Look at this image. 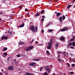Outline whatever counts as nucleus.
<instances>
[{"label": "nucleus", "mask_w": 75, "mask_h": 75, "mask_svg": "<svg viewBox=\"0 0 75 75\" xmlns=\"http://www.w3.org/2000/svg\"><path fill=\"white\" fill-rule=\"evenodd\" d=\"M58 61L60 62H61V60H60V59H59L58 60Z\"/></svg>", "instance_id": "nucleus-35"}, {"label": "nucleus", "mask_w": 75, "mask_h": 75, "mask_svg": "<svg viewBox=\"0 0 75 75\" xmlns=\"http://www.w3.org/2000/svg\"><path fill=\"white\" fill-rule=\"evenodd\" d=\"M24 44V42H21L19 43V45H21L23 44Z\"/></svg>", "instance_id": "nucleus-16"}, {"label": "nucleus", "mask_w": 75, "mask_h": 75, "mask_svg": "<svg viewBox=\"0 0 75 75\" xmlns=\"http://www.w3.org/2000/svg\"><path fill=\"white\" fill-rule=\"evenodd\" d=\"M55 47H56V48H58V43H57L56 44Z\"/></svg>", "instance_id": "nucleus-22"}, {"label": "nucleus", "mask_w": 75, "mask_h": 75, "mask_svg": "<svg viewBox=\"0 0 75 75\" xmlns=\"http://www.w3.org/2000/svg\"><path fill=\"white\" fill-rule=\"evenodd\" d=\"M40 71H42V70L41 69H40Z\"/></svg>", "instance_id": "nucleus-56"}, {"label": "nucleus", "mask_w": 75, "mask_h": 75, "mask_svg": "<svg viewBox=\"0 0 75 75\" xmlns=\"http://www.w3.org/2000/svg\"><path fill=\"white\" fill-rule=\"evenodd\" d=\"M67 65H68V67H70V64H69V63H68Z\"/></svg>", "instance_id": "nucleus-36"}, {"label": "nucleus", "mask_w": 75, "mask_h": 75, "mask_svg": "<svg viewBox=\"0 0 75 75\" xmlns=\"http://www.w3.org/2000/svg\"><path fill=\"white\" fill-rule=\"evenodd\" d=\"M5 75H7V74H5Z\"/></svg>", "instance_id": "nucleus-59"}, {"label": "nucleus", "mask_w": 75, "mask_h": 75, "mask_svg": "<svg viewBox=\"0 0 75 75\" xmlns=\"http://www.w3.org/2000/svg\"><path fill=\"white\" fill-rule=\"evenodd\" d=\"M3 50L5 51H6L7 50V48H6V47H4L3 48Z\"/></svg>", "instance_id": "nucleus-21"}, {"label": "nucleus", "mask_w": 75, "mask_h": 75, "mask_svg": "<svg viewBox=\"0 0 75 75\" xmlns=\"http://www.w3.org/2000/svg\"><path fill=\"white\" fill-rule=\"evenodd\" d=\"M38 43H39V42L38 41H36L35 42V44H38Z\"/></svg>", "instance_id": "nucleus-38"}, {"label": "nucleus", "mask_w": 75, "mask_h": 75, "mask_svg": "<svg viewBox=\"0 0 75 75\" xmlns=\"http://www.w3.org/2000/svg\"><path fill=\"white\" fill-rule=\"evenodd\" d=\"M66 54H67V55H68V52H67L66 53Z\"/></svg>", "instance_id": "nucleus-49"}, {"label": "nucleus", "mask_w": 75, "mask_h": 75, "mask_svg": "<svg viewBox=\"0 0 75 75\" xmlns=\"http://www.w3.org/2000/svg\"><path fill=\"white\" fill-rule=\"evenodd\" d=\"M68 30V28L67 27H64L63 29H61L60 31H67Z\"/></svg>", "instance_id": "nucleus-5"}, {"label": "nucleus", "mask_w": 75, "mask_h": 75, "mask_svg": "<svg viewBox=\"0 0 75 75\" xmlns=\"http://www.w3.org/2000/svg\"><path fill=\"white\" fill-rule=\"evenodd\" d=\"M64 57H65V56H66V54H64Z\"/></svg>", "instance_id": "nucleus-50"}, {"label": "nucleus", "mask_w": 75, "mask_h": 75, "mask_svg": "<svg viewBox=\"0 0 75 75\" xmlns=\"http://www.w3.org/2000/svg\"><path fill=\"white\" fill-rule=\"evenodd\" d=\"M62 54H65V52H62Z\"/></svg>", "instance_id": "nucleus-42"}, {"label": "nucleus", "mask_w": 75, "mask_h": 75, "mask_svg": "<svg viewBox=\"0 0 75 75\" xmlns=\"http://www.w3.org/2000/svg\"><path fill=\"white\" fill-rule=\"evenodd\" d=\"M1 14H3V13L2 12L0 13V15Z\"/></svg>", "instance_id": "nucleus-40"}, {"label": "nucleus", "mask_w": 75, "mask_h": 75, "mask_svg": "<svg viewBox=\"0 0 75 75\" xmlns=\"http://www.w3.org/2000/svg\"><path fill=\"white\" fill-rule=\"evenodd\" d=\"M33 61H38L40 60L39 59H33Z\"/></svg>", "instance_id": "nucleus-18"}, {"label": "nucleus", "mask_w": 75, "mask_h": 75, "mask_svg": "<svg viewBox=\"0 0 75 75\" xmlns=\"http://www.w3.org/2000/svg\"><path fill=\"white\" fill-rule=\"evenodd\" d=\"M41 69H43V67H41Z\"/></svg>", "instance_id": "nucleus-57"}, {"label": "nucleus", "mask_w": 75, "mask_h": 75, "mask_svg": "<svg viewBox=\"0 0 75 75\" xmlns=\"http://www.w3.org/2000/svg\"><path fill=\"white\" fill-rule=\"evenodd\" d=\"M70 74H74V72H71L70 73Z\"/></svg>", "instance_id": "nucleus-39"}, {"label": "nucleus", "mask_w": 75, "mask_h": 75, "mask_svg": "<svg viewBox=\"0 0 75 75\" xmlns=\"http://www.w3.org/2000/svg\"><path fill=\"white\" fill-rule=\"evenodd\" d=\"M52 39H51L50 40V42L48 43L49 46L47 47V49H50V47L52 48Z\"/></svg>", "instance_id": "nucleus-2"}, {"label": "nucleus", "mask_w": 75, "mask_h": 75, "mask_svg": "<svg viewBox=\"0 0 75 75\" xmlns=\"http://www.w3.org/2000/svg\"><path fill=\"white\" fill-rule=\"evenodd\" d=\"M64 75H65V74H64Z\"/></svg>", "instance_id": "nucleus-62"}, {"label": "nucleus", "mask_w": 75, "mask_h": 75, "mask_svg": "<svg viewBox=\"0 0 75 75\" xmlns=\"http://www.w3.org/2000/svg\"><path fill=\"white\" fill-rule=\"evenodd\" d=\"M48 31L49 33H51L52 31V29H49L48 30Z\"/></svg>", "instance_id": "nucleus-20"}, {"label": "nucleus", "mask_w": 75, "mask_h": 75, "mask_svg": "<svg viewBox=\"0 0 75 75\" xmlns=\"http://www.w3.org/2000/svg\"><path fill=\"white\" fill-rule=\"evenodd\" d=\"M34 48V47L33 46H31L29 47H28L27 48L26 50V51H28V50H31L32 48Z\"/></svg>", "instance_id": "nucleus-7"}, {"label": "nucleus", "mask_w": 75, "mask_h": 75, "mask_svg": "<svg viewBox=\"0 0 75 75\" xmlns=\"http://www.w3.org/2000/svg\"><path fill=\"white\" fill-rule=\"evenodd\" d=\"M4 55H5L6 56L7 55V53L5 52L4 53Z\"/></svg>", "instance_id": "nucleus-29"}, {"label": "nucleus", "mask_w": 75, "mask_h": 75, "mask_svg": "<svg viewBox=\"0 0 75 75\" xmlns=\"http://www.w3.org/2000/svg\"><path fill=\"white\" fill-rule=\"evenodd\" d=\"M10 57H9L7 58L6 60L8 62V61H9V60H10Z\"/></svg>", "instance_id": "nucleus-26"}, {"label": "nucleus", "mask_w": 75, "mask_h": 75, "mask_svg": "<svg viewBox=\"0 0 75 75\" xmlns=\"http://www.w3.org/2000/svg\"><path fill=\"white\" fill-rule=\"evenodd\" d=\"M70 48H71V49H74V47L73 46H71Z\"/></svg>", "instance_id": "nucleus-34"}, {"label": "nucleus", "mask_w": 75, "mask_h": 75, "mask_svg": "<svg viewBox=\"0 0 75 75\" xmlns=\"http://www.w3.org/2000/svg\"><path fill=\"white\" fill-rule=\"evenodd\" d=\"M75 36H73V38H74H74H75Z\"/></svg>", "instance_id": "nucleus-48"}, {"label": "nucleus", "mask_w": 75, "mask_h": 75, "mask_svg": "<svg viewBox=\"0 0 75 75\" xmlns=\"http://www.w3.org/2000/svg\"><path fill=\"white\" fill-rule=\"evenodd\" d=\"M62 20H65V16L64 15H63L62 16Z\"/></svg>", "instance_id": "nucleus-19"}, {"label": "nucleus", "mask_w": 75, "mask_h": 75, "mask_svg": "<svg viewBox=\"0 0 75 75\" xmlns=\"http://www.w3.org/2000/svg\"><path fill=\"white\" fill-rule=\"evenodd\" d=\"M44 12V10H43L41 11V14H43Z\"/></svg>", "instance_id": "nucleus-28"}, {"label": "nucleus", "mask_w": 75, "mask_h": 75, "mask_svg": "<svg viewBox=\"0 0 75 75\" xmlns=\"http://www.w3.org/2000/svg\"><path fill=\"white\" fill-rule=\"evenodd\" d=\"M47 53L48 55H50V52H49V51H47Z\"/></svg>", "instance_id": "nucleus-25"}, {"label": "nucleus", "mask_w": 75, "mask_h": 75, "mask_svg": "<svg viewBox=\"0 0 75 75\" xmlns=\"http://www.w3.org/2000/svg\"><path fill=\"white\" fill-rule=\"evenodd\" d=\"M59 21H60V22H62V17H59Z\"/></svg>", "instance_id": "nucleus-15"}, {"label": "nucleus", "mask_w": 75, "mask_h": 75, "mask_svg": "<svg viewBox=\"0 0 75 75\" xmlns=\"http://www.w3.org/2000/svg\"><path fill=\"white\" fill-rule=\"evenodd\" d=\"M71 66L72 67H75V64H72Z\"/></svg>", "instance_id": "nucleus-30"}, {"label": "nucleus", "mask_w": 75, "mask_h": 75, "mask_svg": "<svg viewBox=\"0 0 75 75\" xmlns=\"http://www.w3.org/2000/svg\"><path fill=\"white\" fill-rule=\"evenodd\" d=\"M74 2H75V0H74L72 2L73 3H74Z\"/></svg>", "instance_id": "nucleus-55"}, {"label": "nucleus", "mask_w": 75, "mask_h": 75, "mask_svg": "<svg viewBox=\"0 0 75 75\" xmlns=\"http://www.w3.org/2000/svg\"><path fill=\"white\" fill-rule=\"evenodd\" d=\"M44 18H42L41 19V21H44Z\"/></svg>", "instance_id": "nucleus-37"}, {"label": "nucleus", "mask_w": 75, "mask_h": 75, "mask_svg": "<svg viewBox=\"0 0 75 75\" xmlns=\"http://www.w3.org/2000/svg\"><path fill=\"white\" fill-rule=\"evenodd\" d=\"M29 14L28 13H27V15H28Z\"/></svg>", "instance_id": "nucleus-60"}, {"label": "nucleus", "mask_w": 75, "mask_h": 75, "mask_svg": "<svg viewBox=\"0 0 75 75\" xmlns=\"http://www.w3.org/2000/svg\"><path fill=\"white\" fill-rule=\"evenodd\" d=\"M25 11H28V9H25Z\"/></svg>", "instance_id": "nucleus-47"}, {"label": "nucleus", "mask_w": 75, "mask_h": 75, "mask_svg": "<svg viewBox=\"0 0 75 75\" xmlns=\"http://www.w3.org/2000/svg\"><path fill=\"white\" fill-rule=\"evenodd\" d=\"M71 5H69L68 6L67 8H70V7H71Z\"/></svg>", "instance_id": "nucleus-27"}, {"label": "nucleus", "mask_w": 75, "mask_h": 75, "mask_svg": "<svg viewBox=\"0 0 75 75\" xmlns=\"http://www.w3.org/2000/svg\"><path fill=\"white\" fill-rule=\"evenodd\" d=\"M42 33H44V30H42Z\"/></svg>", "instance_id": "nucleus-45"}, {"label": "nucleus", "mask_w": 75, "mask_h": 75, "mask_svg": "<svg viewBox=\"0 0 75 75\" xmlns=\"http://www.w3.org/2000/svg\"><path fill=\"white\" fill-rule=\"evenodd\" d=\"M56 15V17H59V16L61 14V13H60L59 12H56L55 13Z\"/></svg>", "instance_id": "nucleus-9"}, {"label": "nucleus", "mask_w": 75, "mask_h": 75, "mask_svg": "<svg viewBox=\"0 0 75 75\" xmlns=\"http://www.w3.org/2000/svg\"><path fill=\"white\" fill-rule=\"evenodd\" d=\"M72 45L73 46H74V47L75 46V42H73V45Z\"/></svg>", "instance_id": "nucleus-24"}, {"label": "nucleus", "mask_w": 75, "mask_h": 75, "mask_svg": "<svg viewBox=\"0 0 75 75\" xmlns=\"http://www.w3.org/2000/svg\"><path fill=\"white\" fill-rule=\"evenodd\" d=\"M62 62H64V61L63 60Z\"/></svg>", "instance_id": "nucleus-61"}, {"label": "nucleus", "mask_w": 75, "mask_h": 75, "mask_svg": "<svg viewBox=\"0 0 75 75\" xmlns=\"http://www.w3.org/2000/svg\"><path fill=\"white\" fill-rule=\"evenodd\" d=\"M51 24V23L50 22H49V25Z\"/></svg>", "instance_id": "nucleus-51"}, {"label": "nucleus", "mask_w": 75, "mask_h": 75, "mask_svg": "<svg viewBox=\"0 0 75 75\" xmlns=\"http://www.w3.org/2000/svg\"><path fill=\"white\" fill-rule=\"evenodd\" d=\"M42 17L43 18H44L45 17V16H42Z\"/></svg>", "instance_id": "nucleus-54"}, {"label": "nucleus", "mask_w": 75, "mask_h": 75, "mask_svg": "<svg viewBox=\"0 0 75 75\" xmlns=\"http://www.w3.org/2000/svg\"><path fill=\"white\" fill-rule=\"evenodd\" d=\"M34 39L32 40V42H33V41H34Z\"/></svg>", "instance_id": "nucleus-52"}, {"label": "nucleus", "mask_w": 75, "mask_h": 75, "mask_svg": "<svg viewBox=\"0 0 75 75\" xmlns=\"http://www.w3.org/2000/svg\"><path fill=\"white\" fill-rule=\"evenodd\" d=\"M24 26V24L23 23L22 25L19 26L18 27H19L20 28H21V27H23Z\"/></svg>", "instance_id": "nucleus-13"}, {"label": "nucleus", "mask_w": 75, "mask_h": 75, "mask_svg": "<svg viewBox=\"0 0 75 75\" xmlns=\"http://www.w3.org/2000/svg\"><path fill=\"white\" fill-rule=\"evenodd\" d=\"M48 75V74H47V72H45L44 73V74H42V75Z\"/></svg>", "instance_id": "nucleus-23"}, {"label": "nucleus", "mask_w": 75, "mask_h": 75, "mask_svg": "<svg viewBox=\"0 0 75 75\" xmlns=\"http://www.w3.org/2000/svg\"><path fill=\"white\" fill-rule=\"evenodd\" d=\"M0 75H3V74H2L0 72Z\"/></svg>", "instance_id": "nucleus-46"}, {"label": "nucleus", "mask_w": 75, "mask_h": 75, "mask_svg": "<svg viewBox=\"0 0 75 75\" xmlns=\"http://www.w3.org/2000/svg\"><path fill=\"white\" fill-rule=\"evenodd\" d=\"M13 69L14 67H13V66H11L8 67V70H9V71H12L13 70Z\"/></svg>", "instance_id": "nucleus-4"}, {"label": "nucleus", "mask_w": 75, "mask_h": 75, "mask_svg": "<svg viewBox=\"0 0 75 75\" xmlns=\"http://www.w3.org/2000/svg\"><path fill=\"white\" fill-rule=\"evenodd\" d=\"M57 53H59V54H61V52H58Z\"/></svg>", "instance_id": "nucleus-41"}, {"label": "nucleus", "mask_w": 75, "mask_h": 75, "mask_svg": "<svg viewBox=\"0 0 75 75\" xmlns=\"http://www.w3.org/2000/svg\"><path fill=\"white\" fill-rule=\"evenodd\" d=\"M65 39V38L64 37H61L60 38V40L61 41H64Z\"/></svg>", "instance_id": "nucleus-11"}, {"label": "nucleus", "mask_w": 75, "mask_h": 75, "mask_svg": "<svg viewBox=\"0 0 75 75\" xmlns=\"http://www.w3.org/2000/svg\"><path fill=\"white\" fill-rule=\"evenodd\" d=\"M74 40V39L73 38H71V39L70 40V41H73V40Z\"/></svg>", "instance_id": "nucleus-32"}, {"label": "nucleus", "mask_w": 75, "mask_h": 75, "mask_svg": "<svg viewBox=\"0 0 75 75\" xmlns=\"http://www.w3.org/2000/svg\"><path fill=\"white\" fill-rule=\"evenodd\" d=\"M72 60H73V62H75V60H73V59H72Z\"/></svg>", "instance_id": "nucleus-43"}, {"label": "nucleus", "mask_w": 75, "mask_h": 75, "mask_svg": "<svg viewBox=\"0 0 75 75\" xmlns=\"http://www.w3.org/2000/svg\"><path fill=\"white\" fill-rule=\"evenodd\" d=\"M1 20V18H0V20Z\"/></svg>", "instance_id": "nucleus-58"}, {"label": "nucleus", "mask_w": 75, "mask_h": 75, "mask_svg": "<svg viewBox=\"0 0 75 75\" xmlns=\"http://www.w3.org/2000/svg\"><path fill=\"white\" fill-rule=\"evenodd\" d=\"M29 66H31V67H34V66H35L36 65V64L35 62H33L29 63Z\"/></svg>", "instance_id": "nucleus-3"}, {"label": "nucleus", "mask_w": 75, "mask_h": 75, "mask_svg": "<svg viewBox=\"0 0 75 75\" xmlns=\"http://www.w3.org/2000/svg\"><path fill=\"white\" fill-rule=\"evenodd\" d=\"M50 25V24L49 23L47 24V25L46 26V27H48Z\"/></svg>", "instance_id": "nucleus-31"}, {"label": "nucleus", "mask_w": 75, "mask_h": 75, "mask_svg": "<svg viewBox=\"0 0 75 75\" xmlns=\"http://www.w3.org/2000/svg\"><path fill=\"white\" fill-rule=\"evenodd\" d=\"M47 67H48L46 68V69L48 72H50V67L49 66H47Z\"/></svg>", "instance_id": "nucleus-10"}, {"label": "nucleus", "mask_w": 75, "mask_h": 75, "mask_svg": "<svg viewBox=\"0 0 75 75\" xmlns=\"http://www.w3.org/2000/svg\"><path fill=\"white\" fill-rule=\"evenodd\" d=\"M59 57H60V55H58V58H59Z\"/></svg>", "instance_id": "nucleus-44"}, {"label": "nucleus", "mask_w": 75, "mask_h": 75, "mask_svg": "<svg viewBox=\"0 0 75 75\" xmlns=\"http://www.w3.org/2000/svg\"><path fill=\"white\" fill-rule=\"evenodd\" d=\"M55 1L57 2L58 1V0H55Z\"/></svg>", "instance_id": "nucleus-53"}, {"label": "nucleus", "mask_w": 75, "mask_h": 75, "mask_svg": "<svg viewBox=\"0 0 75 75\" xmlns=\"http://www.w3.org/2000/svg\"><path fill=\"white\" fill-rule=\"evenodd\" d=\"M26 75H34V74H32L31 73H28L26 72Z\"/></svg>", "instance_id": "nucleus-14"}, {"label": "nucleus", "mask_w": 75, "mask_h": 75, "mask_svg": "<svg viewBox=\"0 0 75 75\" xmlns=\"http://www.w3.org/2000/svg\"><path fill=\"white\" fill-rule=\"evenodd\" d=\"M40 14H41V13H37L35 15V17H37L38 16H39L40 15Z\"/></svg>", "instance_id": "nucleus-12"}, {"label": "nucleus", "mask_w": 75, "mask_h": 75, "mask_svg": "<svg viewBox=\"0 0 75 75\" xmlns=\"http://www.w3.org/2000/svg\"><path fill=\"white\" fill-rule=\"evenodd\" d=\"M75 33V32H74Z\"/></svg>", "instance_id": "nucleus-63"}, {"label": "nucleus", "mask_w": 75, "mask_h": 75, "mask_svg": "<svg viewBox=\"0 0 75 75\" xmlns=\"http://www.w3.org/2000/svg\"><path fill=\"white\" fill-rule=\"evenodd\" d=\"M13 62H14V63L15 64V65H17L18 64V61L16 62V59H15L13 60Z\"/></svg>", "instance_id": "nucleus-8"}, {"label": "nucleus", "mask_w": 75, "mask_h": 75, "mask_svg": "<svg viewBox=\"0 0 75 75\" xmlns=\"http://www.w3.org/2000/svg\"><path fill=\"white\" fill-rule=\"evenodd\" d=\"M3 39H5V40H7L8 39L7 37L3 36L1 38V40H0V41H1L2 40H3Z\"/></svg>", "instance_id": "nucleus-6"}, {"label": "nucleus", "mask_w": 75, "mask_h": 75, "mask_svg": "<svg viewBox=\"0 0 75 75\" xmlns=\"http://www.w3.org/2000/svg\"><path fill=\"white\" fill-rule=\"evenodd\" d=\"M30 29L32 31H33L34 33H35V32H37V30H38V26H36L35 27V28L34 27V26L33 25H32L30 27Z\"/></svg>", "instance_id": "nucleus-1"}, {"label": "nucleus", "mask_w": 75, "mask_h": 75, "mask_svg": "<svg viewBox=\"0 0 75 75\" xmlns=\"http://www.w3.org/2000/svg\"><path fill=\"white\" fill-rule=\"evenodd\" d=\"M72 45V43L70 42L68 45V47H70V46H71V45Z\"/></svg>", "instance_id": "nucleus-17"}, {"label": "nucleus", "mask_w": 75, "mask_h": 75, "mask_svg": "<svg viewBox=\"0 0 75 75\" xmlns=\"http://www.w3.org/2000/svg\"><path fill=\"white\" fill-rule=\"evenodd\" d=\"M21 55H17V57H21Z\"/></svg>", "instance_id": "nucleus-33"}]
</instances>
